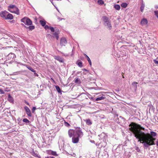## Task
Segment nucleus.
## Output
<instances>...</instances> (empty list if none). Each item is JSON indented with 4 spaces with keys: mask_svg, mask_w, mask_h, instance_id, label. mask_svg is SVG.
Segmentation results:
<instances>
[{
    "mask_svg": "<svg viewBox=\"0 0 158 158\" xmlns=\"http://www.w3.org/2000/svg\"><path fill=\"white\" fill-rule=\"evenodd\" d=\"M96 95H98V93H96Z\"/></svg>",
    "mask_w": 158,
    "mask_h": 158,
    "instance_id": "nucleus-52",
    "label": "nucleus"
},
{
    "mask_svg": "<svg viewBox=\"0 0 158 158\" xmlns=\"http://www.w3.org/2000/svg\"><path fill=\"white\" fill-rule=\"evenodd\" d=\"M23 122L26 123H28L30 122L29 121L27 118H24L23 119Z\"/></svg>",
    "mask_w": 158,
    "mask_h": 158,
    "instance_id": "nucleus-32",
    "label": "nucleus"
},
{
    "mask_svg": "<svg viewBox=\"0 0 158 158\" xmlns=\"http://www.w3.org/2000/svg\"><path fill=\"white\" fill-rule=\"evenodd\" d=\"M103 143H104V145L103 147H105V146L106 145V143L104 141Z\"/></svg>",
    "mask_w": 158,
    "mask_h": 158,
    "instance_id": "nucleus-46",
    "label": "nucleus"
},
{
    "mask_svg": "<svg viewBox=\"0 0 158 158\" xmlns=\"http://www.w3.org/2000/svg\"><path fill=\"white\" fill-rule=\"evenodd\" d=\"M21 21L27 26L31 25L32 23L31 20L27 17H24L22 19Z\"/></svg>",
    "mask_w": 158,
    "mask_h": 158,
    "instance_id": "nucleus-5",
    "label": "nucleus"
},
{
    "mask_svg": "<svg viewBox=\"0 0 158 158\" xmlns=\"http://www.w3.org/2000/svg\"><path fill=\"white\" fill-rule=\"evenodd\" d=\"M34 75L35 76H38V75L35 72L34 73Z\"/></svg>",
    "mask_w": 158,
    "mask_h": 158,
    "instance_id": "nucleus-43",
    "label": "nucleus"
},
{
    "mask_svg": "<svg viewBox=\"0 0 158 158\" xmlns=\"http://www.w3.org/2000/svg\"><path fill=\"white\" fill-rule=\"evenodd\" d=\"M24 109L27 115L30 117L31 116V114L29 108L27 106L24 107Z\"/></svg>",
    "mask_w": 158,
    "mask_h": 158,
    "instance_id": "nucleus-10",
    "label": "nucleus"
},
{
    "mask_svg": "<svg viewBox=\"0 0 158 158\" xmlns=\"http://www.w3.org/2000/svg\"><path fill=\"white\" fill-rule=\"evenodd\" d=\"M50 153L51 155H53V156H58V154L56 153V152H55V151H50Z\"/></svg>",
    "mask_w": 158,
    "mask_h": 158,
    "instance_id": "nucleus-26",
    "label": "nucleus"
},
{
    "mask_svg": "<svg viewBox=\"0 0 158 158\" xmlns=\"http://www.w3.org/2000/svg\"><path fill=\"white\" fill-rule=\"evenodd\" d=\"M83 70L86 71H87V70L86 69H83Z\"/></svg>",
    "mask_w": 158,
    "mask_h": 158,
    "instance_id": "nucleus-49",
    "label": "nucleus"
},
{
    "mask_svg": "<svg viewBox=\"0 0 158 158\" xmlns=\"http://www.w3.org/2000/svg\"><path fill=\"white\" fill-rule=\"evenodd\" d=\"M135 150L138 152H140V150L138 147H136L135 148Z\"/></svg>",
    "mask_w": 158,
    "mask_h": 158,
    "instance_id": "nucleus-33",
    "label": "nucleus"
},
{
    "mask_svg": "<svg viewBox=\"0 0 158 158\" xmlns=\"http://www.w3.org/2000/svg\"><path fill=\"white\" fill-rule=\"evenodd\" d=\"M129 126L130 127V130L132 132V131L131 130V128L132 127H134L137 128L138 130H140V131H141V130H145V128L144 127H141L140 125H137V127H138V128H137V127H135V125H134V123H132L131 124H130L129 125Z\"/></svg>",
    "mask_w": 158,
    "mask_h": 158,
    "instance_id": "nucleus-6",
    "label": "nucleus"
},
{
    "mask_svg": "<svg viewBox=\"0 0 158 158\" xmlns=\"http://www.w3.org/2000/svg\"><path fill=\"white\" fill-rule=\"evenodd\" d=\"M8 100L10 102H13V98L10 95V94H9L8 95Z\"/></svg>",
    "mask_w": 158,
    "mask_h": 158,
    "instance_id": "nucleus-23",
    "label": "nucleus"
},
{
    "mask_svg": "<svg viewBox=\"0 0 158 158\" xmlns=\"http://www.w3.org/2000/svg\"><path fill=\"white\" fill-rule=\"evenodd\" d=\"M74 81V82L77 84H79L81 83V81L78 78H75Z\"/></svg>",
    "mask_w": 158,
    "mask_h": 158,
    "instance_id": "nucleus-18",
    "label": "nucleus"
},
{
    "mask_svg": "<svg viewBox=\"0 0 158 158\" xmlns=\"http://www.w3.org/2000/svg\"><path fill=\"white\" fill-rule=\"evenodd\" d=\"M137 83L134 82L132 83V85L135 86V88H137Z\"/></svg>",
    "mask_w": 158,
    "mask_h": 158,
    "instance_id": "nucleus-34",
    "label": "nucleus"
},
{
    "mask_svg": "<svg viewBox=\"0 0 158 158\" xmlns=\"http://www.w3.org/2000/svg\"><path fill=\"white\" fill-rule=\"evenodd\" d=\"M79 138L75 136L73 137L72 138V142L73 143H77L79 140Z\"/></svg>",
    "mask_w": 158,
    "mask_h": 158,
    "instance_id": "nucleus-14",
    "label": "nucleus"
},
{
    "mask_svg": "<svg viewBox=\"0 0 158 158\" xmlns=\"http://www.w3.org/2000/svg\"><path fill=\"white\" fill-rule=\"evenodd\" d=\"M67 43V41L66 39L64 38H61L60 40V44L61 46H65Z\"/></svg>",
    "mask_w": 158,
    "mask_h": 158,
    "instance_id": "nucleus-9",
    "label": "nucleus"
},
{
    "mask_svg": "<svg viewBox=\"0 0 158 158\" xmlns=\"http://www.w3.org/2000/svg\"><path fill=\"white\" fill-rule=\"evenodd\" d=\"M40 24H41V25L43 27L45 25L46 23V21L44 20H40Z\"/></svg>",
    "mask_w": 158,
    "mask_h": 158,
    "instance_id": "nucleus-21",
    "label": "nucleus"
},
{
    "mask_svg": "<svg viewBox=\"0 0 158 158\" xmlns=\"http://www.w3.org/2000/svg\"><path fill=\"white\" fill-rule=\"evenodd\" d=\"M102 20L105 26L109 30H110L112 27L110 19L107 16H103L102 17Z\"/></svg>",
    "mask_w": 158,
    "mask_h": 158,
    "instance_id": "nucleus-2",
    "label": "nucleus"
},
{
    "mask_svg": "<svg viewBox=\"0 0 158 158\" xmlns=\"http://www.w3.org/2000/svg\"><path fill=\"white\" fill-rule=\"evenodd\" d=\"M93 97H91V99H93Z\"/></svg>",
    "mask_w": 158,
    "mask_h": 158,
    "instance_id": "nucleus-50",
    "label": "nucleus"
},
{
    "mask_svg": "<svg viewBox=\"0 0 158 158\" xmlns=\"http://www.w3.org/2000/svg\"><path fill=\"white\" fill-rule=\"evenodd\" d=\"M49 29H50V30L52 32H54L55 29H54V28L53 27H50Z\"/></svg>",
    "mask_w": 158,
    "mask_h": 158,
    "instance_id": "nucleus-36",
    "label": "nucleus"
},
{
    "mask_svg": "<svg viewBox=\"0 0 158 158\" xmlns=\"http://www.w3.org/2000/svg\"><path fill=\"white\" fill-rule=\"evenodd\" d=\"M45 158H55V157H53V156H48L47 157Z\"/></svg>",
    "mask_w": 158,
    "mask_h": 158,
    "instance_id": "nucleus-44",
    "label": "nucleus"
},
{
    "mask_svg": "<svg viewBox=\"0 0 158 158\" xmlns=\"http://www.w3.org/2000/svg\"><path fill=\"white\" fill-rule=\"evenodd\" d=\"M0 93L2 94H4V92L3 90L1 89H0Z\"/></svg>",
    "mask_w": 158,
    "mask_h": 158,
    "instance_id": "nucleus-41",
    "label": "nucleus"
},
{
    "mask_svg": "<svg viewBox=\"0 0 158 158\" xmlns=\"http://www.w3.org/2000/svg\"><path fill=\"white\" fill-rule=\"evenodd\" d=\"M114 7L116 10H119L120 8V6L118 4L114 5Z\"/></svg>",
    "mask_w": 158,
    "mask_h": 158,
    "instance_id": "nucleus-25",
    "label": "nucleus"
},
{
    "mask_svg": "<svg viewBox=\"0 0 158 158\" xmlns=\"http://www.w3.org/2000/svg\"><path fill=\"white\" fill-rule=\"evenodd\" d=\"M25 102L27 105H29V103L25 101Z\"/></svg>",
    "mask_w": 158,
    "mask_h": 158,
    "instance_id": "nucleus-47",
    "label": "nucleus"
},
{
    "mask_svg": "<svg viewBox=\"0 0 158 158\" xmlns=\"http://www.w3.org/2000/svg\"><path fill=\"white\" fill-rule=\"evenodd\" d=\"M77 65L81 68L83 66L82 63L81 61L78 62L77 63Z\"/></svg>",
    "mask_w": 158,
    "mask_h": 158,
    "instance_id": "nucleus-31",
    "label": "nucleus"
},
{
    "mask_svg": "<svg viewBox=\"0 0 158 158\" xmlns=\"http://www.w3.org/2000/svg\"><path fill=\"white\" fill-rule=\"evenodd\" d=\"M144 7L145 4L142 2L140 7V10L141 12H143V11Z\"/></svg>",
    "mask_w": 158,
    "mask_h": 158,
    "instance_id": "nucleus-24",
    "label": "nucleus"
},
{
    "mask_svg": "<svg viewBox=\"0 0 158 158\" xmlns=\"http://www.w3.org/2000/svg\"><path fill=\"white\" fill-rule=\"evenodd\" d=\"M85 121L86 122V124L88 125H91L92 124V122L89 119L85 120Z\"/></svg>",
    "mask_w": 158,
    "mask_h": 158,
    "instance_id": "nucleus-20",
    "label": "nucleus"
},
{
    "mask_svg": "<svg viewBox=\"0 0 158 158\" xmlns=\"http://www.w3.org/2000/svg\"><path fill=\"white\" fill-rule=\"evenodd\" d=\"M154 12L155 15L158 18V11H155Z\"/></svg>",
    "mask_w": 158,
    "mask_h": 158,
    "instance_id": "nucleus-35",
    "label": "nucleus"
},
{
    "mask_svg": "<svg viewBox=\"0 0 158 158\" xmlns=\"http://www.w3.org/2000/svg\"><path fill=\"white\" fill-rule=\"evenodd\" d=\"M8 10L11 13H15L17 15L19 14L18 8L14 5H11L8 7Z\"/></svg>",
    "mask_w": 158,
    "mask_h": 158,
    "instance_id": "nucleus-3",
    "label": "nucleus"
},
{
    "mask_svg": "<svg viewBox=\"0 0 158 158\" xmlns=\"http://www.w3.org/2000/svg\"><path fill=\"white\" fill-rule=\"evenodd\" d=\"M84 55L85 56V57L87 58V60L88 61L89 65L91 66L92 65V63L90 59L89 56L85 54H84Z\"/></svg>",
    "mask_w": 158,
    "mask_h": 158,
    "instance_id": "nucleus-19",
    "label": "nucleus"
},
{
    "mask_svg": "<svg viewBox=\"0 0 158 158\" xmlns=\"http://www.w3.org/2000/svg\"><path fill=\"white\" fill-rule=\"evenodd\" d=\"M36 108L35 107H33L32 110V111L33 113H34V111L36 110Z\"/></svg>",
    "mask_w": 158,
    "mask_h": 158,
    "instance_id": "nucleus-40",
    "label": "nucleus"
},
{
    "mask_svg": "<svg viewBox=\"0 0 158 158\" xmlns=\"http://www.w3.org/2000/svg\"><path fill=\"white\" fill-rule=\"evenodd\" d=\"M155 7L156 9H158V5H156L155 6Z\"/></svg>",
    "mask_w": 158,
    "mask_h": 158,
    "instance_id": "nucleus-45",
    "label": "nucleus"
},
{
    "mask_svg": "<svg viewBox=\"0 0 158 158\" xmlns=\"http://www.w3.org/2000/svg\"><path fill=\"white\" fill-rule=\"evenodd\" d=\"M68 135L70 138H71L73 135L74 136L75 134V130L69 129L68 132Z\"/></svg>",
    "mask_w": 158,
    "mask_h": 158,
    "instance_id": "nucleus-8",
    "label": "nucleus"
},
{
    "mask_svg": "<svg viewBox=\"0 0 158 158\" xmlns=\"http://www.w3.org/2000/svg\"><path fill=\"white\" fill-rule=\"evenodd\" d=\"M13 18V15L9 13L8 12L7 13V15L6 16V19H10L11 20Z\"/></svg>",
    "mask_w": 158,
    "mask_h": 158,
    "instance_id": "nucleus-16",
    "label": "nucleus"
},
{
    "mask_svg": "<svg viewBox=\"0 0 158 158\" xmlns=\"http://www.w3.org/2000/svg\"><path fill=\"white\" fill-rule=\"evenodd\" d=\"M100 97L96 99L95 101H99L103 100L106 98L105 95L103 94H101L99 96Z\"/></svg>",
    "mask_w": 158,
    "mask_h": 158,
    "instance_id": "nucleus-11",
    "label": "nucleus"
},
{
    "mask_svg": "<svg viewBox=\"0 0 158 158\" xmlns=\"http://www.w3.org/2000/svg\"><path fill=\"white\" fill-rule=\"evenodd\" d=\"M98 3L99 4H103V2L102 1V0H99L98 1Z\"/></svg>",
    "mask_w": 158,
    "mask_h": 158,
    "instance_id": "nucleus-38",
    "label": "nucleus"
},
{
    "mask_svg": "<svg viewBox=\"0 0 158 158\" xmlns=\"http://www.w3.org/2000/svg\"><path fill=\"white\" fill-rule=\"evenodd\" d=\"M131 130L134 136L138 139V141L143 143L144 148H147L150 146L155 144L156 138L153 137L156 136V132L151 131L150 134H146L134 127H131Z\"/></svg>",
    "mask_w": 158,
    "mask_h": 158,
    "instance_id": "nucleus-1",
    "label": "nucleus"
},
{
    "mask_svg": "<svg viewBox=\"0 0 158 158\" xmlns=\"http://www.w3.org/2000/svg\"><path fill=\"white\" fill-rule=\"evenodd\" d=\"M59 33V30H56L55 33L52 34V36L53 37H55L57 40H58L59 39L58 35Z\"/></svg>",
    "mask_w": 158,
    "mask_h": 158,
    "instance_id": "nucleus-13",
    "label": "nucleus"
},
{
    "mask_svg": "<svg viewBox=\"0 0 158 158\" xmlns=\"http://www.w3.org/2000/svg\"><path fill=\"white\" fill-rule=\"evenodd\" d=\"M156 145H157V146H158V141H157L156 142Z\"/></svg>",
    "mask_w": 158,
    "mask_h": 158,
    "instance_id": "nucleus-48",
    "label": "nucleus"
},
{
    "mask_svg": "<svg viewBox=\"0 0 158 158\" xmlns=\"http://www.w3.org/2000/svg\"><path fill=\"white\" fill-rule=\"evenodd\" d=\"M84 94V93H82L81 94Z\"/></svg>",
    "mask_w": 158,
    "mask_h": 158,
    "instance_id": "nucleus-51",
    "label": "nucleus"
},
{
    "mask_svg": "<svg viewBox=\"0 0 158 158\" xmlns=\"http://www.w3.org/2000/svg\"><path fill=\"white\" fill-rule=\"evenodd\" d=\"M55 88H56V90H57V92L59 93H61V90L60 89V87L58 86V85H56L55 86Z\"/></svg>",
    "mask_w": 158,
    "mask_h": 158,
    "instance_id": "nucleus-27",
    "label": "nucleus"
},
{
    "mask_svg": "<svg viewBox=\"0 0 158 158\" xmlns=\"http://www.w3.org/2000/svg\"><path fill=\"white\" fill-rule=\"evenodd\" d=\"M54 59L59 61L60 62L62 63L64 62V59L59 56H54Z\"/></svg>",
    "mask_w": 158,
    "mask_h": 158,
    "instance_id": "nucleus-15",
    "label": "nucleus"
},
{
    "mask_svg": "<svg viewBox=\"0 0 158 158\" xmlns=\"http://www.w3.org/2000/svg\"><path fill=\"white\" fill-rule=\"evenodd\" d=\"M29 27H26L25 26V28H26L27 29H29L30 30H33L35 28V27L33 26H30Z\"/></svg>",
    "mask_w": 158,
    "mask_h": 158,
    "instance_id": "nucleus-22",
    "label": "nucleus"
},
{
    "mask_svg": "<svg viewBox=\"0 0 158 158\" xmlns=\"http://www.w3.org/2000/svg\"><path fill=\"white\" fill-rule=\"evenodd\" d=\"M44 28L45 29V30H47L48 29H49V28H50V27H49L48 25H46L44 26Z\"/></svg>",
    "mask_w": 158,
    "mask_h": 158,
    "instance_id": "nucleus-37",
    "label": "nucleus"
},
{
    "mask_svg": "<svg viewBox=\"0 0 158 158\" xmlns=\"http://www.w3.org/2000/svg\"><path fill=\"white\" fill-rule=\"evenodd\" d=\"M15 55L14 53L11 52L6 57V58L8 60H11L15 58Z\"/></svg>",
    "mask_w": 158,
    "mask_h": 158,
    "instance_id": "nucleus-7",
    "label": "nucleus"
},
{
    "mask_svg": "<svg viewBox=\"0 0 158 158\" xmlns=\"http://www.w3.org/2000/svg\"><path fill=\"white\" fill-rule=\"evenodd\" d=\"M127 4L125 2L121 4V6L123 8H126L127 6Z\"/></svg>",
    "mask_w": 158,
    "mask_h": 158,
    "instance_id": "nucleus-28",
    "label": "nucleus"
},
{
    "mask_svg": "<svg viewBox=\"0 0 158 158\" xmlns=\"http://www.w3.org/2000/svg\"><path fill=\"white\" fill-rule=\"evenodd\" d=\"M32 155L35 157H38V154L36 152L35 153V152L33 151L32 152Z\"/></svg>",
    "mask_w": 158,
    "mask_h": 158,
    "instance_id": "nucleus-30",
    "label": "nucleus"
},
{
    "mask_svg": "<svg viewBox=\"0 0 158 158\" xmlns=\"http://www.w3.org/2000/svg\"><path fill=\"white\" fill-rule=\"evenodd\" d=\"M140 23L143 25H145L147 24L148 21L147 19H143L142 20Z\"/></svg>",
    "mask_w": 158,
    "mask_h": 158,
    "instance_id": "nucleus-17",
    "label": "nucleus"
},
{
    "mask_svg": "<svg viewBox=\"0 0 158 158\" xmlns=\"http://www.w3.org/2000/svg\"><path fill=\"white\" fill-rule=\"evenodd\" d=\"M83 135V133L80 128L75 130V136H77L79 138L82 137Z\"/></svg>",
    "mask_w": 158,
    "mask_h": 158,
    "instance_id": "nucleus-4",
    "label": "nucleus"
},
{
    "mask_svg": "<svg viewBox=\"0 0 158 158\" xmlns=\"http://www.w3.org/2000/svg\"><path fill=\"white\" fill-rule=\"evenodd\" d=\"M153 61L155 64H158V60H154Z\"/></svg>",
    "mask_w": 158,
    "mask_h": 158,
    "instance_id": "nucleus-39",
    "label": "nucleus"
},
{
    "mask_svg": "<svg viewBox=\"0 0 158 158\" xmlns=\"http://www.w3.org/2000/svg\"><path fill=\"white\" fill-rule=\"evenodd\" d=\"M65 125L67 126H69L70 125V124L69 123H67L66 122H65Z\"/></svg>",
    "mask_w": 158,
    "mask_h": 158,
    "instance_id": "nucleus-42",
    "label": "nucleus"
},
{
    "mask_svg": "<svg viewBox=\"0 0 158 158\" xmlns=\"http://www.w3.org/2000/svg\"><path fill=\"white\" fill-rule=\"evenodd\" d=\"M27 68L29 69L30 70H31V71H32V72H34V73H35V71L34 69H32L31 67H27Z\"/></svg>",
    "mask_w": 158,
    "mask_h": 158,
    "instance_id": "nucleus-29",
    "label": "nucleus"
},
{
    "mask_svg": "<svg viewBox=\"0 0 158 158\" xmlns=\"http://www.w3.org/2000/svg\"><path fill=\"white\" fill-rule=\"evenodd\" d=\"M80 95H79L78 96V97Z\"/></svg>",
    "mask_w": 158,
    "mask_h": 158,
    "instance_id": "nucleus-53",
    "label": "nucleus"
},
{
    "mask_svg": "<svg viewBox=\"0 0 158 158\" xmlns=\"http://www.w3.org/2000/svg\"><path fill=\"white\" fill-rule=\"evenodd\" d=\"M8 13L6 11H3L0 13V15L2 17L6 19Z\"/></svg>",
    "mask_w": 158,
    "mask_h": 158,
    "instance_id": "nucleus-12",
    "label": "nucleus"
}]
</instances>
